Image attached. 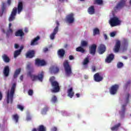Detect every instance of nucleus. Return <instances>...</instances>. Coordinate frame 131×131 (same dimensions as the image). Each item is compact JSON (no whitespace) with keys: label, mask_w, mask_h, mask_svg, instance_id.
I'll return each instance as SVG.
<instances>
[{"label":"nucleus","mask_w":131,"mask_h":131,"mask_svg":"<svg viewBox=\"0 0 131 131\" xmlns=\"http://www.w3.org/2000/svg\"><path fill=\"white\" fill-rule=\"evenodd\" d=\"M81 47H86V46H88V42L84 40L81 41Z\"/></svg>","instance_id":"39"},{"label":"nucleus","mask_w":131,"mask_h":131,"mask_svg":"<svg viewBox=\"0 0 131 131\" xmlns=\"http://www.w3.org/2000/svg\"><path fill=\"white\" fill-rule=\"evenodd\" d=\"M30 67H31L30 64H28L27 66V69H29L30 68Z\"/></svg>","instance_id":"58"},{"label":"nucleus","mask_w":131,"mask_h":131,"mask_svg":"<svg viewBox=\"0 0 131 131\" xmlns=\"http://www.w3.org/2000/svg\"><path fill=\"white\" fill-rule=\"evenodd\" d=\"M128 86H130V81H128L127 83L124 85V90H126Z\"/></svg>","instance_id":"38"},{"label":"nucleus","mask_w":131,"mask_h":131,"mask_svg":"<svg viewBox=\"0 0 131 131\" xmlns=\"http://www.w3.org/2000/svg\"><path fill=\"white\" fill-rule=\"evenodd\" d=\"M63 67L64 68L66 76L69 77L72 74V70L71 69V66H70L69 61H68V60H65L63 62Z\"/></svg>","instance_id":"5"},{"label":"nucleus","mask_w":131,"mask_h":131,"mask_svg":"<svg viewBox=\"0 0 131 131\" xmlns=\"http://www.w3.org/2000/svg\"><path fill=\"white\" fill-rule=\"evenodd\" d=\"M76 51L77 52H80V53H82V54L85 52V50H84L83 48L80 46L77 47L76 49Z\"/></svg>","instance_id":"31"},{"label":"nucleus","mask_w":131,"mask_h":131,"mask_svg":"<svg viewBox=\"0 0 131 131\" xmlns=\"http://www.w3.org/2000/svg\"><path fill=\"white\" fill-rule=\"evenodd\" d=\"M24 32L26 33L28 32V29L27 28H25L24 29Z\"/></svg>","instance_id":"54"},{"label":"nucleus","mask_w":131,"mask_h":131,"mask_svg":"<svg viewBox=\"0 0 131 131\" xmlns=\"http://www.w3.org/2000/svg\"><path fill=\"white\" fill-rule=\"evenodd\" d=\"M17 109H19V110H20V111H23V110H24V106L20 104L17 105Z\"/></svg>","instance_id":"41"},{"label":"nucleus","mask_w":131,"mask_h":131,"mask_svg":"<svg viewBox=\"0 0 131 131\" xmlns=\"http://www.w3.org/2000/svg\"><path fill=\"white\" fill-rule=\"evenodd\" d=\"M3 74L5 77H8L10 75V67L9 66L5 67L3 70Z\"/></svg>","instance_id":"17"},{"label":"nucleus","mask_w":131,"mask_h":131,"mask_svg":"<svg viewBox=\"0 0 131 131\" xmlns=\"http://www.w3.org/2000/svg\"><path fill=\"white\" fill-rule=\"evenodd\" d=\"M57 127H54L52 129V131H57Z\"/></svg>","instance_id":"53"},{"label":"nucleus","mask_w":131,"mask_h":131,"mask_svg":"<svg viewBox=\"0 0 131 131\" xmlns=\"http://www.w3.org/2000/svg\"><path fill=\"white\" fill-rule=\"evenodd\" d=\"M28 75L30 76L31 80L32 81H36V80H38L41 82H42L43 80V76L45 74L43 72H41L40 73L38 74L37 75H33L31 73V71H29L28 73Z\"/></svg>","instance_id":"3"},{"label":"nucleus","mask_w":131,"mask_h":131,"mask_svg":"<svg viewBox=\"0 0 131 131\" xmlns=\"http://www.w3.org/2000/svg\"><path fill=\"white\" fill-rule=\"evenodd\" d=\"M51 102L52 103H53L54 104H55V103H57V102H58V98H57V96H56V95H53L51 99Z\"/></svg>","instance_id":"29"},{"label":"nucleus","mask_w":131,"mask_h":131,"mask_svg":"<svg viewBox=\"0 0 131 131\" xmlns=\"http://www.w3.org/2000/svg\"><path fill=\"white\" fill-rule=\"evenodd\" d=\"M57 53L60 58H63V57H64V55H65V50H64V49H59Z\"/></svg>","instance_id":"26"},{"label":"nucleus","mask_w":131,"mask_h":131,"mask_svg":"<svg viewBox=\"0 0 131 131\" xmlns=\"http://www.w3.org/2000/svg\"><path fill=\"white\" fill-rule=\"evenodd\" d=\"M109 24L112 27H115L118 26L121 24V21L117 17H113L109 20Z\"/></svg>","instance_id":"6"},{"label":"nucleus","mask_w":131,"mask_h":131,"mask_svg":"<svg viewBox=\"0 0 131 131\" xmlns=\"http://www.w3.org/2000/svg\"><path fill=\"white\" fill-rule=\"evenodd\" d=\"M56 78L52 76L49 79V81L52 86L53 89L51 90L52 93H58L60 92V85L58 81L55 80Z\"/></svg>","instance_id":"2"},{"label":"nucleus","mask_w":131,"mask_h":131,"mask_svg":"<svg viewBox=\"0 0 131 131\" xmlns=\"http://www.w3.org/2000/svg\"><path fill=\"white\" fill-rule=\"evenodd\" d=\"M104 39L106 40V39H108V36H107V35L104 34Z\"/></svg>","instance_id":"52"},{"label":"nucleus","mask_w":131,"mask_h":131,"mask_svg":"<svg viewBox=\"0 0 131 131\" xmlns=\"http://www.w3.org/2000/svg\"><path fill=\"white\" fill-rule=\"evenodd\" d=\"M122 58H123V59H124V60L127 59V57L126 56H122Z\"/></svg>","instance_id":"61"},{"label":"nucleus","mask_w":131,"mask_h":131,"mask_svg":"<svg viewBox=\"0 0 131 131\" xmlns=\"http://www.w3.org/2000/svg\"><path fill=\"white\" fill-rule=\"evenodd\" d=\"M99 5V6H101V5H103V0H95L94 1V4L96 5Z\"/></svg>","instance_id":"34"},{"label":"nucleus","mask_w":131,"mask_h":131,"mask_svg":"<svg viewBox=\"0 0 131 131\" xmlns=\"http://www.w3.org/2000/svg\"><path fill=\"white\" fill-rule=\"evenodd\" d=\"M94 79L96 82H100L103 80V76L100 75V73H97L94 75Z\"/></svg>","instance_id":"12"},{"label":"nucleus","mask_w":131,"mask_h":131,"mask_svg":"<svg viewBox=\"0 0 131 131\" xmlns=\"http://www.w3.org/2000/svg\"><path fill=\"white\" fill-rule=\"evenodd\" d=\"M76 96L77 98H79L80 95L79 94V93H77L76 94Z\"/></svg>","instance_id":"59"},{"label":"nucleus","mask_w":131,"mask_h":131,"mask_svg":"<svg viewBox=\"0 0 131 131\" xmlns=\"http://www.w3.org/2000/svg\"><path fill=\"white\" fill-rule=\"evenodd\" d=\"M118 89H119V85L118 84L113 85L110 89V93L111 95L116 94L117 93V91H118Z\"/></svg>","instance_id":"8"},{"label":"nucleus","mask_w":131,"mask_h":131,"mask_svg":"<svg viewBox=\"0 0 131 131\" xmlns=\"http://www.w3.org/2000/svg\"><path fill=\"white\" fill-rule=\"evenodd\" d=\"M5 10H6V7H5V5H3L2 7V11L0 12V17H2L3 15H4V13H5Z\"/></svg>","instance_id":"35"},{"label":"nucleus","mask_w":131,"mask_h":131,"mask_svg":"<svg viewBox=\"0 0 131 131\" xmlns=\"http://www.w3.org/2000/svg\"><path fill=\"white\" fill-rule=\"evenodd\" d=\"M120 46H121L120 41H117L113 49L114 53H118V52H119L120 50Z\"/></svg>","instance_id":"13"},{"label":"nucleus","mask_w":131,"mask_h":131,"mask_svg":"<svg viewBox=\"0 0 131 131\" xmlns=\"http://www.w3.org/2000/svg\"><path fill=\"white\" fill-rule=\"evenodd\" d=\"M111 37H114L116 35V32H113L110 33Z\"/></svg>","instance_id":"45"},{"label":"nucleus","mask_w":131,"mask_h":131,"mask_svg":"<svg viewBox=\"0 0 131 131\" xmlns=\"http://www.w3.org/2000/svg\"><path fill=\"white\" fill-rule=\"evenodd\" d=\"M129 99V94H127L126 99H125L126 104H127V103H128Z\"/></svg>","instance_id":"43"},{"label":"nucleus","mask_w":131,"mask_h":131,"mask_svg":"<svg viewBox=\"0 0 131 131\" xmlns=\"http://www.w3.org/2000/svg\"><path fill=\"white\" fill-rule=\"evenodd\" d=\"M39 39H40V37L39 36L36 37L34 39L32 40L30 44L31 46H36V45H38L37 41L39 40Z\"/></svg>","instance_id":"20"},{"label":"nucleus","mask_w":131,"mask_h":131,"mask_svg":"<svg viewBox=\"0 0 131 131\" xmlns=\"http://www.w3.org/2000/svg\"><path fill=\"white\" fill-rule=\"evenodd\" d=\"M15 89H16V83H13L10 90V95L9 92L7 93V104H9V103H10V101L11 104L12 103H13V98H14V94H15Z\"/></svg>","instance_id":"4"},{"label":"nucleus","mask_w":131,"mask_h":131,"mask_svg":"<svg viewBox=\"0 0 131 131\" xmlns=\"http://www.w3.org/2000/svg\"><path fill=\"white\" fill-rule=\"evenodd\" d=\"M8 32H11L12 33V32H13V30H12V29L9 28V30L8 31Z\"/></svg>","instance_id":"55"},{"label":"nucleus","mask_w":131,"mask_h":131,"mask_svg":"<svg viewBox=\"0 0 131 131\" xmlns=\"http://www.w3.org/2000/svg\"><path fill=\"white\" fill-rule=\"evenodd\" d=\"M14 48L15 49H19V45L17 44V43H15L14 45Z\"/></svg>","instance_id":"49"},{"label":"nucleus","mask_w":131,"mask_h":131,"mask_svg":"<svg viewBox=\"0 0 131 131\" xmlns=\"http://www.w3.org/2000/svg\"><path fill=\"white\" fill-rule=\"evenodd\" d=\"M90 63V60L89 59V58H85L83 62V65H88Z\"/></svg>","instance_id":"37"},{"label":"nucleus","mask_w":131,"mask_h":131,"mask_svg":"<svg viewBox=\"0 0 131 131\" xmlns=\"http://www.w3.org/2000/svg\"><path fill=\"white\" fill-rule=\"evenodd\" d=\"M66 20L70 24H72L74 22V14L71 13L66 17Z\"/></svg>","instance_id":"9"},{"label":"nucleus","mask_w":131,"mask_h":131,"mask_svg":"<svg viewBox=\"0 0 131 131\" xmlns=\"http://www.w3.org/2000/svg\"><path fill=\"white\" fill-rule=\"evenodd\" d=\"M121 125L120 123H119L118 124L115 125L114 126L111 128L112 130H117L118 129V127H119Z\"/></svg>","instance_id":"32"},{"label":"nucleus","mask_w":131,"mask_h":131,"mask_svg":"<svg viewBox=\"0 0 131 131\" xmlns=\"http://www.w3.org/2000/svg\"><path fill=\"white\" fill-rule=\"evenodd\" d=\"M2 100H3V93L0 92V101H2Z\"/></svg>","instance_id":"50"},{"label":"nucleus","mask_w":131,"mask_h":131,"mask_svg":"<svg viewBox=\"0 0 131 131\" xmlns=\"http://www.w3.org/2000/svg\"><path fill=\"white\" fill-rule=\"evenodd\" d=\"M48 111H49V107L48 106H46L42 110L41 113L43 115H45L47 114V112H48Z\"/></svg>","instance_id":"33"},{"label":"nucleus","mask_w":131,"mask_h":131,"mask_svg":"<svg viewBox=\"0 0 131 131\" xmlns=\"http://www.w3.org/2000/svg\"><path fill=\"white\" fill-rule=\"evenodd\" d=\"M46 64V61L43 60H40L38 58L35 60V65L37 66H45Z\"/></svg>","instance_id":"15"},{"label":"nucleus","mask_w":131,"mask_h":131,"mask_svg":"<svg viewBox=\"0 0 131 131\" xmlns=\"http://www.w3.org/2000/svg\"><path fill=\"white\" fill-rule=\"evenodd\" d=\"M126 6V1L120 0L115 7V10H121Z\"/></svg>","instance_id":"7"},{"label":"nucleus","mask_w":131,"mask_h":131,"mask_svg":"<svg viewBox=\"0 0 131 131\" xmlns=\"http://www.w3.org/2000/svg\"><path fill=\"white\" fill-rule=\"evenodd\" d=\"M51 70L52 72L53 73H54V74L58 73V72H59V68H58V67H56V66L52 67V68H51Z\"/></svg>","instance_id":"25"},{"label":"nucleus","mask_w":131,"mask_h":131,"mask_svg":"<svg viewBox=\"0 0 131 131\" xmlns=\"http://www.w3.org/2000/svg\"><path fill=\"white\" fill-rule=\"evenodd\" d=\"M20 72L21 69H18L16 70L13 75V78H17V77H18V74H20Z\"/></svg>","instance_id":"27"},{"label":"nucleus","mask_w":131,"mask_h":131,"mask_svg":"<svg viewBox=\"0 0 131 131\" xmlns=\"http://www.w3.org/2000/svg\"><path fill=\"white\" fill-rule=\"evenodd\" d=\"M92 71L93 72H95V71H96V68L95 67L92 68Z\"/></svg>","instance_id":"56"},{"label":"nucleus","mask_w":131,"mask_h":131,"mask_svg":"<svg viewBox=\"0 0 131 131\" xmlns=\"http://www.w3.org/2000/svg\"><path fill=\"white\" fill-rule=\"evenodd\" d=\"M28 95L29 96H32V95H33V90H29L28 91Z\"/></svg>","instance_id":"44"},{"label":"nucleus","mask_w":131,"mask_h":131,"mask_svg":"<svg viewBox=\"0 0 131 131\" xmlns=\"http://www.w3.org/2000/svg\"><path fill=\"white\" fill-rule=\"evenodd\" d=\"M11 26H12V24L10 23V24H9V29L11 28Z\"/></svg>","instance_id":"63"},{"label":"nucleus","mask_w":131,"mask_h":131,"mask_svg":"<svg viewBox=\"0 0 131 131\" xmlns=\"http://www.w3.org/2000/svg\"><path fill=\"white\" fill-rule=\"evenodd\" d=\"M15 36H20L22 37L25 35V34L23 32L22 30H17L15 33Z\"/></svg>","instance_id":"22"},{"label":"nucleus","mask_w":131,"mask_h":131,"mask_svg":"<svg viewBox=\"0 0 131 131\" xmlns=\"http://www.w3.org/2000/svg\"><path fill=\"white\" fill-rule=\"evenodd\" d=\"M114 59V55L113 54H110L105 59V62L106 63H111Z\"/></svg>","instance_id":"18"},{"label":"nucleus","mask_w":131,"mask_h":131,"mask_svg":"<svg viewBox=\"0 0 131 131\" xmlns=\"http://www.w3.org/2000/svg\"><path fill=\"white\" fill-rule=\"evenodd\" d=\"M7 3H8V5L10 6V5H11V0H8Z\"/></svg>","instance_id":"57"},{"label":"nucleus","mask_w":131,"mask_h":131,"mask_svg":"<svg viewBox=\"0 0 131 131\" xmlns=\"http://www.w3.org/2000/svg\"><path fill=\"white\" fill-rule=\"evenodd\" d=\"M67 47H68V45L67 44H66L64 45V48H67Z\"/></svg>","instance_id":"64"},{"label":"nucleus","mask_w":131,"mask_h":131,"mask_svg":"<svg viewBox=\"0 0 131 131\" xmlns=\"http://www.w3.org/2000/svg\"><path fill=\"white\" fill-rule=\"evenodd\" d=\"M26 58H29V59H32L34 57H35V51L30 50L27 52L26 54Z\"/></svg>","instance_id":"11"},{"label":"nucleus","mask_w":131,"mask_h":131,"mask_svg":"<svg viewBox=\"0 0 131 131\" xmlns=\"http://www.w3.org/2000/svg\"><path fill=\"white\" fill-rule=\"evenodd\" d=\"M69 60H74V57L73 55H70L69 56Z\"/></svg>","instance_id":"48"},{"label":"nucleus","mask_w":131,"mask_h":131,"mask_svg":"<svg viewBox=\"0 0 131 131\" xmlns=\"http://www.w3.org/2000/svg\"><path fill=\"white\" fill-rule=\"evenodd\" d=\"M38 131H47V128L43 125H40L37 128Z\"/></svg>","instance_id":"30"},{"label":"nucleus","mask_w":131,"mask_h":131,"mask_svg":"<svg viewBox=\"0 0 131 131\" xmlns=\"http://www.w3.org/2000/svg\"><path fill=\"white\" fill-rule=\"evenodd\" d=\"M26 120H27V121H30V120H31V117L30 116H27Z\"/></svg>","instance_id":"47"},{"label":"nucleus","mask_w":131,"mask_h":131,"mask_svg":"<svg viewBox=\"0 0 131 131\" xmlns=\"http://www.w3.org/2000/svg\"><path fill=\"white\" fill-rule=\"evenodd\" d=\"M100 34V30L98 28H95L93 29V35H99Z\"/></svg>","instance_id":"28"},{"label":"nucleus","mask_w":131,"mask_h":131,"mask_svg":"<svg viewBox=\"0 0 131 131\" xmlns=\"http://www.w3.org/2000/svg\"><path fill=\"white\" fill-rule=\"evenodd\" d=\"M125 107H126V104H123L122 106V111L121 112V113L124 114V112H125Z\"/></svg>","instance_id":"40"},{"label":"nucleus","mask_w":131,"mask_h":131,"mask_svg":"<svg viewBox=\"0 0 131 131\" xmlns=\"http://www.w3.org/2000/svg\"><path fill=\"white\" fill-rule=\"evenodd\" d=\"M67 93L68 97H69L71 99L73 98V96H74V92H73V88L72 87L68 90Z\"/></svg>","instance_id":"19"},{"label":"nucleus","mask_w":131,"mask_h":131,"mask_svg":"<svg viewBox=\"0 0 131 131\" xmlns=\"http://www.w3.org/2000/svg\"><path fill=\"white\" fill-rule=\"evenodd\" d=\"M23 49H24V46H21L19 50H15L14 52V58H17L18 56H19V55L21 54V52Z\"/></svg>","instance_id":"16"},{"label":"nucleus","mask_w":131,"mask_h":131,"mask_svg":"<svg viewBox=\"0 0 131 131\" xmlns=\"http://www.w3.org/2000/svg\"><path fill=\"white\" fill-rule=\"evenodd\" d=\"M88 12L90 15H94L95 14V7L94 6L90 7L88 9Z\"/></svg>","instance_id":"24"},{"label":"nucleus","mask_w":131,"mask_h":131,"mask_svg":"<svg viewBox=\"0 0 131 131\" xmlns=\"http://www.w3.org/2000/svg\"><path fill=\"white\" fill-rule=\"evenodd\" d=\"M2 59L5 63H9L10 61H11L10 57L7 54H3L2 55Z\"/></svg>","instance_id":"23"},{"label":"nucleus","mask_w":131,"mask_h":131,"mask_svg":"<svg viewBox=\"0 0 131 131\" xmlns=\"http://www.w3.org/2000/svg\"><path fill=\"white\" fill-rule=\"evenodd\" d=\"M58 28H55L53 30V33L50 34V39H55V36L58 33Z\"/></svg>","instance_id":"21"},{"label":"nucleus","mask_w":131,"mask_h":131,"mask_svg":"<svg viewBox=\"0 0 131 131\" xmlns=\"http://www.w3.org/2000/svg\"><path fill=\"white\" fill-rule=\"evenodd\" d=\"M96 51H97V45L96 44H93L90 47L89 52L91 55L95 56L96 55Z\"/></svg>","instance_id":"10"},{"label":"nucleus","mask_w":131,"mask_h":131,"mask_svg":"<svg viewBox=\"0 0 131 131\" xmlns=\"http://www.w3.org/2000/svg\"><path fill=\"white\" fill-rule=\"evenodd\" d=\"M32 131H38L37 130V129H36V128H33L32 129Z\"/></svg>","instance_id":"60"},{"label":"nucleus","mask_w":131,"mask_h":131,"mask_svg":"<svg viewBox=\"0 0 131 131\" xmlns=\"http://www.w3.org/2000/svg\"><path fill=\"white\" fill-rule=\"evenodd\" d=\"M118 68H122L123 67V63L118 62L117 65Z\"/></svg>","instance_id":"42"},{"label":"nucleus","mask_w":131,"mask_h":131,"mask_svg":"<svg viewBox=\"0 0 131 131\" xmlns=\"http://www.w3.org/2000/svg\"><path fill=\"white\" fill-rule=\"evenodd\" d=\"M23 78H24L23 75H22L20 76L19 79L21 80V81H22L23 80Z\"/></svg>","instance_id":"51"},{"label":"nucleus","mask_w":131,"mask_h":131,"mask_svg":"<svg viewBox=\"0 0 131 131\" xmlns=\"http://www.w3.org/2000/svg\"><path fill=\"white\" fill-rule=\"evenodd\" d=\"M56 24L57 26L55 27V28H57V31H59V26H60V24H59V21L58 20L56 21Z\"/></svg>","instance_id":"46"},{"label":"nucleus","mask_w":131,"mask_h":131,"mask_svg":"<svg viewBox=\"0 0 131 131\" xmlns=\"http://www.w3.org/2000/svg\"><path fill=\"white\" fill-rule=\"evenodd\" d=\"M17 10L18 12V14H20L21 12H22V10H23V3L22 2H19L18 5H17V7H14L12 12L11 13L8 18V21L9 22H12L16 19V15H17Z\"/></svg>","instance_id":"1"},{"label":"nucleus","mask_w":131,"mask_h":131,"mask_svg":"<svg viewBox=\"0 0 131 131\" xmlns=\"http://www.w3.org/2000/svg\"><path fill=\"white\" fill-rule=\"evenodd\" d=\"M106 52V46L103 44H100L98 47V53L100 55L104 54Z\"/></svg>","instance_id":"14"},{"label":"nucleus","mask_w":131,"mask_h":131,"mask_svg":"<svg viewBox=\"0 0 131 131\" xmlns=\"http://www.w3.org/2000/svg\"><path fill=\"white\" fill-rule=\"evenodd\" d=\"M12 117L13 119L15 121V122H18V121L19 120V116H18V114H15L12 116Z\"/></svg>","instance_id":"36"},{"label":"nucleus","mask_w":131,"mask_h":131,"mask_svg":"<svg viewBox=\"0 0 131 131\" xmlns=\"http://www.w3.org/2000/svg\"><path fill=\"white\" fill-rule=\"evenodd\" d=\"M48 48L44 49V52H47V51H48Z\"/></svg>","instance_id":"62"}]
</instances>
